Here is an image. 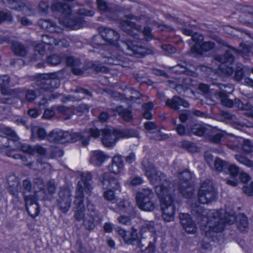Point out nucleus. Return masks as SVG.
Instances as JSON below:
<instances>
[{
    "mask_svg": "<svg viewBox=\"0 0 253 253\" xmlns=\"http://www.w3.org/2000/svg\"><path fill=\"white\" fill-rule=\"evenodd\" d=\"M192 173L188 171L182 172L179 176V181L177 187L178 191L186 198L188 203L191 205L192 214L197 216L201 230L206 236L212 238L215 235L224 229L225 223L232 224L236 220L239 221L238 228L244 231L248 226L247 217L243 214H239L236 217L233 212H225L224 218L221 217L223 211L215 210L204 209L197 203L193 204V188L189 181L192 178Z\"/></svg>",
    "mask_w": 253,
    "mask_h": 253,
    "instance_id": "nucleus-1",
    "label": "nucleus"
},
{
    "mask_svg": "<svg viewBox=\"0 0 253 253\" xmlns=\"http://www.w3.org/2000/svg\"><path fill=\"white\" fill-rule=\"evenodd\" d=\"M142 165L146 176L155 185V191L161 202L164 220L167 222L172 221L175 209L172 204L171 184L165 180L164 174L156 170L152 163L145 160L142 162Z\"/></svg>",
    "mask_w": 253,
    "mask_h": 253,
    "instance_id": "nucleus-2",
    "label": "nucleus"
},
{
    "mask_svg": "<svg viewBox=\"0 0 253 253\" xmlns=\"http://www.w3.org/2000/svg\"><path fill=\"white\" fill-rule=\"evenodd\" d=\"M99 31L100 34L94 36L93 39L94 44L96 45L110 44L116 46L118 49L120 46L123 48V51H121L122 53L136 57L143 56L148 53L145 48L134 44L136 42H132L130 39L126 42H121L119 43V46H118L117 42L119 35L113 29L100 27Z\"/></svg>",
    "mask_w": 253,
    "mask_h": 253,
    "instance_id": "nucleus-3",
    "label": "nucleus"
},
{
    "mask_svg": "<svg viewBox=\"0 0 253 253\" xmlns=\"http://www.w3.org/2000/svg\"><path fill=\"white\" fill-rule=\"evenodd\" d=\"M39 24L41 27L50 32L49 35H44L42 37V43L38 44L35 47V51L38 54L32 57L31 60H37L41 58V56L45 53V48L47 46L54 45L58 47H66L69 46V42L63 39L57 41L56 38L51 35L53 33H60L62 29L48 20L41 19L39 21Z\"/></svg>",
    "mask_w": 253,
    "mask_h": 253,
    "instance_id": "nucleus-4",
    "label": "nucleus"
},
{
    "mask_svg": "<svg viewBox=\"0 0 253 253\" xmlns=\"http://www.w3.org/2000/svg\"><path fill=\"white\" fill-rule=\"evenodd\" d=\"M0 136H2L0 142V147L9 148L12 152L14 150H20L29 154L38 153L43 155L45 150L42 147L37 145L32 146L28 144L21 143L15 132L8 127L0 126Z\"/></svg>",
    "mask_w": 253,
    "mask_h": 253,
    "instance_id": "nucleus-5",
    "label": "nucleus"
},
{
    "mask_svg": "<svg viewBox=\"0 0 253 253\" xmlns=\"http://www.w3.org/2000/svg\"><path fill=\"white\" fill-rule=\"evenodd\" d=\"M84 132H89L88 142L90 136L97 138L99 135H102V142L103 145L107 147L114 146L117 141L120 138H128L135 137L137 135V132L133 130H115L110 127H107L101 131L96 128H92Z\"/></svg>",
    "mask_w": 253,
    "mask_h": 253,
    "instance_id": "nucleus-6",
    "label": "nucleus"
},
{
    "mask_svg": "<svg viewBox=\"0 0 253 253\" xmlns=\"http://www.w3.org/2000/svg\"><path fill=\"white\" fill-rule=\"evenodd\" d=\"M82 179L79 181L77 185V191L76 194L75 204L76 206L75 216L77 220L83 219L84 210L83 202V193L85 191L86 193L90 194L92 189V186L89 181L92 178L91 173L89 172H83L81 175Z\"/></svg>",
    "mask_w": 253,
    "mask_h": 253,
    "instance_id": "nucleus-7",
    "label": "nucleus"
},
{
    "mask_svg": "<svg viewBox=\"0 0 253 253\" xmlns=\"http://www.w3.org/2000/svg\"><path fill=\"white\" fill-rule=\"evenodd\" d=\"M89 132H75L70 134L67 131L54 129L47 136L48 140L51 142L64 143L69 141L76 142L80 140L82 145L86 146L88 144Z\"/></svg>",
    "mask_w": 253,
    "mask_h": 253,
    "instance_id": "nucleus-8",
    "label": "nucleus"
},
{
    "mask_svg": "<svg viewBox=\"0 0 253 253\" xmlns=\"http://www.w3.org/2000/svg\"><path fill=\"white\" fill-rule=\"evenodd\" d=\"M52 8L53 10L59 11L62 13L63 17L60 19L59 21L65 27L69 28L72 30H77L82 27V20L81 19L79 21L70 19V14L71 13V9L68 4L58 2L54 3Z\"/></svg>",
    "mask_w": 253,
    "mask_h": 253,
    "instance_id": "nucleus-9",
    "label": "nucleus"
},
{
    "mask_svg": "<svg viewBox=\"0 0 253 253\" xmlns=\"http://www.w3.org/2000/svg\"><path fill=\"white\" fill-rule=\"evenodd\" d=\"M26 209L28 213L32 217L37 216L39 213V207L37 203L36 193L33 192L31 184L28 180H24L23 182Z\"/></svg>",
    "mask_w": 253,
    "mask_h": 253,
    "instance_id": "nucleus-10",
    "label": "nucleus"
},
{
    "mask_svg": "<svg viewBox=\"0 0 253 253\" xmlns=\"http://www.w3.org/2000/svg\"><path fill=\"white\" fill-rule=\"evenodd\" d=\"M237 50L232 48L227 51L224 54L223 57L217 55L215 57V63L217 65V68L214 67V70L218 74L231 75L233 73V70L229 65L233 62L234 57L232 55L233 52L237 53Z\"/></svg>",
    "mask_w": 253,
    "mask_h": 253,
    "instance_id": "nucleus-11",
    "label": "nucleus"
},
{
    "mask_svg": "<svg viewBox=\"0 0 253 253\" xmlns=\"http://www.w3.org/2000/svg\"><path fill=\"white\" fill-rule=\"evenodd\" d=\"M183 33L187 36L192 35V39L194 45L191 47V51L197 54H202L203 51L211 50L214 47V43L211 42H203V36L200 34H194V32L188 29L183 30Z\"/></svg>",
    "mask_w": 253,
    "mask_h": 253,
    "instance_id": "nucleus-12",
    "label": "nucleus"
},
{
    "mask_svg": "<svg viewBox=\"0 0 253 253\" xmlns=\"http://www.w3.org/2000/svg\"><path fill=\"white\" fill-rule=\"evenodd\" d=\"M103 188L106 189L104 191L103 196L105 200L114 203L117 201V197L115 191L119 190L120 184L116 179L109 177L108 174L104 176L102 180Z\"/></svg>",
    "mask_w": 253,
    "mask_h": 253,
    "instance_id": "nucleus-13",
    "label": "nucleus"
},
{
    "mask_svg": "<svg viewBox=\"0 0 253 253\" xmlns=\"http://www.w3.org/2000/svg\"><path fill=\"white\" fill-rule=\"evenodd\" d=\"M154 194L149 188L143 189L138 192L136 196V201L139 208L145 211H151L154 210L155 206L152 199Z\"/></svg>",
    "mask_w": 253,
    "mask_h": 253,
    "instance_id": "nucleus-14",
    "label": "nucleus"
},
{
    "mask_svg": "<svg viewBox=\"0 0 253 253\" xmlns=\"http://www.w3.org/2000/svg\"><path fill=\"white\" fill-rule=\"evenodd\" d=\"M217 192L213 188L212 182L209 180L203 182L198 192L199 202L208 204L216 198Z\"/></svg>",
    "mask_w": 253,
    "mask_h": 253,
    "instance_id": "nucleus-15",
    "label": "nucleus"
},
{
    "mask_svg": "<svg viewBox=\"0 0 253 253\" xmlns=\"http://www.w3.org/2000/svg\"><path fill=\"white\" fill-rule=\"evenodd\" d=\"M40 88L46 90H51L57 88L59 85V81L54 78L53 75H45L43 76L42 80L39 83Z\"/></svg>",
    "mask_w": 253,
    "mask_h": 253,
    "instance_id": "nucleus-16",
    "label": "nucleus"
},
{
    "mask_svg": "<svg viewBox=\"0 0 253 253\" xmlns=\"http://www.w3.org/2000/svg\"><path fill=\"white\" fill-rule=\"evenodd\" d=\"M59 195L60 197V199L58 200L59 206L62 211L65 212L68 210L71 205V192L68 189H65L61 190Z\"/></svg>",
    "mask_w": 253,
    "mask_h": 253,
    "instance_id": "nucleus-17",
    "label": "nucleus"
},
{
    "mask_svg": "<svg viewBox=\"0 0 253 253\" xmlns=\"http://www.w3.org/2000/svg\"><path fill=\"white\" fill-rule=\"evenodd\" d=\"M179 217L181 224L187 233L193 234L196 232L197 227L189 214L180 213Z\"/></svg>",
    "mask_w": 253,
    "mask_h": 253,
    "instance_id": "nucleus-18",
    "label": "nucleus"
},
{
    "mask_svg": "<svg viewBox=\"0 0 253 253\" xmlns=\"http://www.w3.org/2000/svg\"><path fill=\"white\" fill-rule=\"evenodd\" d=\"M9 6L11 9L22 11L26 15L31 16L33 12L31 9L26 5L25 1L21 0H7Z\"/></svg>",
    "mask_w": 253,
    "mask_h": 253,
    "instance_id": "nucleus-19",
    "label": "nucleus"
},
{
    "mask_svg": "<svg viewBox=\"0 0 253 253\" xmlns=\"http://www.w3.org/2000/svg\"><path fill=\"white\" fill-rule=\"evenodd\" d=\"M108 159V157L103 151L96 150L91 153L90 162L94 166L99 167Z\"/></svg>",
    "mask_w": 253,
    "mask_h": 253,
    "instance_id": "nucleus-20",
    "label": "nucleus"
},
{
    "mask_svg": "<svg viewBox=\"0 0 253 253\" xmlns=\"http://www.w3.org/2000/svg\"><path fill=\"white\" fill-rule=\"evenodd\" d=\"M115 211L118 213H126L132 216L134 215V209L128 201H120L117 204Z\"/></svg>",
    "mask_w": 253,
    "mask_h": 253,
    "instance_id": "nucleus-21",
    "label": "nucleus"
},
{
    "mask_svg": "<svg viewBox=\"0 0 253 253\" xmlns=\"http://www.w3.org/2000/svg\"><path fill=\"white\" fill-rule=\"evenodd\" d=\"M109 170L115 174H119L124 170V162L120 156H115L113 158Z\"/></svg>",
    "mask_w": 253,
    "mask_h": 253,
    "instance_id": "nucleus-22",
    "label": "nucleus"
},
{
    "mask_svg": "<svg viewBox=\"0 0 253 253\" xmlns=\"http://www.w3.org/2000/svg\"><path fill=\"white\" fill-rule=\"evenodd\" d=\"M17 92H14L13 96H15L20 99L21 102L23 101V98L25 97L26 100L31 102L36 98V94L33 90H25L24 89H16Z\"/></svg>",
    "mask_w": 253,
    "mask_h": 253,
    "instance_id": "nucleus-23",
    "label": "nucleus"
},
{
    "mask_svg": "<svg viewBox=\"0 0 253 253\" xmlns=\"http://www.w3.org/2000/svg\"><path fill=\"white\" fill-rule=\"evenodd\" d=\"M167 105L173 109L177 110L179 107L182 106L187 108L189 106V103L182 98L174 96L171 99H169L167 101Z\"/></svg>",
    "mask_w": 253,
    "mask_h": 253,
    "instance_id": "nucleus-24",
    "label": "nucleus"
},
{
    "mask_svg": "<svg viewBox=\"0 0 253 253\" xmlns=\"http://www.w3.org/2000/svg\"><path fill=\"white\" fill-rule=\"evenodd\" d=\"M10 82V79L8 76H0V88H1V93L4 95H10L13 96L14 92H17L16 89H8L6 86L8 85Z\"/></svg>",
    "mask_w": 253,
    "mask_h": 253,
    "instance_id": "nucleus-25",
    "label": "nucleus"
},
{
    "mask_svg": "<svg viewBox=\"0 0 253 253\" xmlns=\"http://www.w3.org/2000/svg\"><path fill=\"white\" fill-rule=\"evenodd\" d=\"M66 61L68 65L72 67V71L75 75H81L84 73L85 70L82 69L81 64L77 60H75L72 57H67Z\"/></svg>",
    "mask_w": 253,
    "mask_h": 253,
    "instance_id": "nucleus-26",
    "label": "nucleus"
},
{
    "mask_svg": "<svg viewBox=\"0 0 253 253\" xmlns=\"http://www.w3.org/2000/svg\"><path fill=\"white\" fill-rule=\"evenodd\" d=\"M228 168L231 178L227 180V183L231 186H235L238 182L236 177L239 173V169L237 166L234 165L228 166Z\"/></svg>",
    "mask_w": 253,
    "mask_h": 253,
    "instance_id": "nucleus-27",
    "label": "nucleus"
},
{
    "mask_svg": "<svg viewBox=\"0 0 253 253\" xmlns=\"http://www.w3.org/2000/svg\"><path fill=\"white\" fill-rule=\"evenodd\" d=\"M121 27L122 29L126 32L128 35L133 37L135 39L137 38L138 34L134 32L135 30V24L131 21L126 20L123 21L121 24Z\"/></svg>",
    "mask_w": 253,
    "mask_h": 253,
    "instance_id": "nucleus-28",
    "label": "nucleus"
},
{
    "mask_svg": "<svg viewBox=\"0 0 253 253\" xmlns=\"http://www.w3.org/2000/svg\"><path fill=\"white\" fill-rule=\"evenodd\" d=\"M8 183L9 185V191L12 194H15L17 191L18 179L14 175H10L8 177Z\"/></svg>",
    "mask_w": 253,
    "mask_h": 253,
    "instance_id": "nucleus-29",
    "label": "nucleus"
},
{
    "mask_svg": "<svg viewBox=\"0 0 253 253\" xmlns=\"http://www.w3.org/2000/svg\"><path fill=\"white\" fill-rule=\"evenodd\" d=\"M116 112L126 121H129L132 118L131 112L127 109H124L122 106L117 107Z\"/></svg>",
    "mask_w": 253,
    "mask_h": 253,
    "instance_id": "nucleus-30",
    "label": "nucleus"
},
{
    "mask_svg": "<svg viewBox=\"0 0 253 253\" xmlns=\"http://www.w3.org/2000/svg\"><path fill=\"white\" fill-rule=\"evenodd\" d=\"M217 95L220 98V101L223 105L228 107H232L234 106L233 101L228 98L226 92L221 91L217 94Z\"/></svg>",
    "mask_w": 253,
    "mask_h": 253,
    "instance_id": "nucleus-31",
    "label": "nucleus"
},
{
    "mask_svg": "<svg viewBox=\"0 0 253 253\" xmlns=\"http://www.w3.org/2000/svg\"><path fill=\"white\" fill-rule=\"evenodd\" d=\"M125 58H121L120 56H116L115 55H112L108 57L107 60H105V62L108 64L112 65H121L123 67H127L124 63Z\"/></svg>",
    "mask_w": 253,
    "mask_h": 253,
    "instance_id": "nucleus-32",
    "label": "nucleus"
},
{
    "mask_svg": "<svg viewBox=\"0 0 253 253\" xmlns=\"http://www.w3.org/2000/svg\"><path fill=\"white\" fill-rule=\"evenodd\" d=\"M12 49L15 54L21 56H24L26 54L25 47L19 42L14 43L12 45Z\"/></svg>",
    "mask_w": 253,
    "mask_h": 253,
    "instance_id": "nucleus-33",
    "label": "nucleus"
},
{
    "mask_svg": "<svg viewBox=\"0 0 253 253\" xmlns=\"http://www.w3.org/2000/svg\"><path fill=\"white\" fill-rule=\"evenodd\" d=\"M131 95L130 96V100L127 104L133 107H135L134 103H140V98L139 97V93L134 89L129 90Z\"/></svg>",
    "mask_w": 253,
    "mask_h": 253,
    "instance_id": "nucleus-34",
    "label": "nucleus"
},
{
    "mask_svg": "<svg viewBox=\"0 0 253 253\" xmlns=\"http://www.w3.org/2000/svg\"><path fill=\"white\" fill-rule=\"evenodd\" d=\"M154 105L151 102L143 104L142 108L143 110V117L145 119H151L152 118L151 111Z\"/></svg>",
    "mask_w": 253,
    "mask_h": 253,
    "instance_id": "nucleus-35",
    "label": "nucleus"
},
{
    "mask_svg": "<svg viewBox=\"0 0 253 253\" xmlns=\"http://www.w3.org/2000/svg\"><path fill=\"white\" fill-rule=\"evenodd\" d=\"M154 231V222L153 221H147L142 225L141 228L140 233L142 236L144 232L148 231L150 233V235H151V233H153Z\"/></svg>",
    "mask_w": 253,
    "mask_h": 253,
    "instance_id": "nucleus-36",
    "label": "nucleus"
},
{
    "mask_svg": "<svg viewBox=\"0 0 253 253\" xmlns=\"http://www.w3.org/2000/svg\"><path fill=\"white\" fill-rule=\"evenodd\" d=\"M56 111L64 115L66 119H68L71 117L72 109L65 106H61L56 108Z\"/></svg>",
    "mask_w": 253,
    "mask_h": 253,
    "instance_id": "nucleus-37",
    "label": "nucleus"
},
{
    "mask_svg": "<svg viewBox=\"0 0 253 253\" xmlns=\"http://www.w3.org/2000/svg\"><path fill=\"white\" fill-rule=\"evenodd\" d=\"M191 132L198 135L202 136L205 132L204 126L200 124L194 125L191 129Z\"/></svg>",
    "mask_w": 253,
    "mask_h": 253,
    "instance_id": "nucleus-38",
    "label": "nucleus"
},
{
    "mask_svg": "<svg viewBox=\"0 0 253 253\" xmlns=\"http://www.w3.org/2000/svg\"><path fill=\"white\" fill-rule=\"evenodd\" d=\"M62 59L61 57L57 55H53L50 56H48L47 59V62L48 64L51 65H56L59 64L61 61Z\"/></svg>",
    "mask_w": 253,
    "mask_h": 253,
    "instance_id": "nucleus-39",
    "label": "nucleus"
},
{
    "mask_svg": "<svg viewBox=\"0 0 253 253\" xmlns=\"http://www.w3.org/2000/svg\"><path fill=\"white\" fill-rule=\"evenodd\" d=\"M235 158L237 161L245 166L249 167L253 166V162L244 156L237 155L235 156Z\"/></svg>",
    "mask_w": 253,
    "mask_h": 253,
    "instance_id": "nucleus-40",
    "label": "nucleus"
},
{
    "mask_svg": "<svg viewBox=\"0 0 253 253\" xmlns=\"http://www.w3.org/2000/svg\"><path fill=\"white\" fill-rule=\"evenodd\" d=\"M188 65L186 63L182 64H178L173 67V71L179 74L185 73L187 72Z\"/></svg>",
    "mask_w": 253,
    "mask_h": 253,
    "instance_id": "nucleus-41",
    "label": "nucleus"
},
{
    "mask_svg": "<svg viewBox=\"0 0 253 253\" xmlns=\"http://www.w3.org/2000/svg\"><path fill=\"white\" fill-rule=\"evenodd\" d=\"M29 166L31 167L32 169L38 170H42L43 169L47 168L49 166V164L47 163H41L40 162L35 163H32L29 164Z\"/></svg>",
    "mask_w": 253,
    "mask_h": 253,
    "instance_id": "nucleus-42",
    "label": "nucleus"
},
{
    "mask_svg": "<svg viewBox=\"0 0 253 253\" xmlns=\"http://www.w3.org/2000/svg\"><path fill=\"white\" fill-rule=\"evenodd\" d=\"M144 180L143 179L139 176H134L130 177L129 180L127 182V184H130L132 186H136L143 183Z\"/></svg>",
    "mask_w": 253,
    "mask_h": 253,
    "instance_id": "nucleus-43",
    "label": "nucleus"
},
{
    "mask_svg": "<svg viewBox=\"0 0 253 253\" xmlns=\"http://www.w3.org/2000/svg\"><path fill=\"white\" fill-rule=\"evenodd\" d=\"M127 235L130 236V237H127L129 239V241L126 243L127 244H131L133 241L138 239V235L137 232V230L133 228H132L130 232H127Z\"/></svg>",
    "mask_w": 253,
    "mask_h": 253,
    "instance_id": "nucleus-44",
    "label": "nucleus"
},
{
    "mask_svg": "<svg viewBox=\"0 0 253 253\" xmlns=\"http://www.w3.org/2000/svg\"><path fill=\"white\" fill-rule=\"evenodd\" d=\"M214 167L216 170L221 171L227 167V165L225 162L219 159H216L214 162Z\"/></svg>",
    "mask_w": 253,
    "mask_h": 253,
    "instance_id": "nucleus-45",
    "label": "nucleus"
},
{
    "mask_svg": "<svg viewBox=\"0 0 253 253\" xmlns=\"http://www.w3.org/2000/svg\"><path fill=\"white\" fill-rule=\"evenodd\" d=\"M242 148L244 151L247 153H251L253 151V146L249 140H244Z\"/></svg>",
    "mask_w": 253,
    "mask_h": 253,
    "instance_id": "nucleus-46",
    "label": "nucleus"
},
{
    "mask_svg": "<svg viewBox=\"0 0 253 253\" xmlns=\"http://www.w3.org/2000/svg\"><path fill=\"white\" fill-rule=\"evenodd\" d=\"M55 114V108L52 107L50 109H47L44 111L43 117L45 119H49L51 118Z\"/></svg>",
    "mask_w": 253,
    "mask_h": 253,
    "instance_id": "nucleus-47",
    "label": "nucleus"
},
{
    "mask_svg": "<svg viewBox=\"0 0 253 253\" xmlns=\"http://www.w3.org/2000/svg\"><path fill=\"white\" fill-rule=\"evenodd\" d=\"M118 234L124 239V241L126 243L129 241V239L127 238V232L126 231L122 228H118L116 229Z\"/></svg>",
    "mask_w": 253,
    "mask_h": 253,
    "instance_id": "nucleus-48",
    "label": "nucleus"
},
{
    "mask_svg": "<svg viewBox=\"0 0 253 253\" xmlns=\"http://www.w3.org/2000/svg\"><path fill=\"white\" fill-rule=\"evenodd\" d=\"M11 16L7 13L0 10V23L5 21V20H11Z\"/></svg>",
    "mask_w": 253,
    "mask_h": 253,
    "instance_id": "nucleus-49",
    "label": "nucleus"
},
{
    "mask_svg": "<svg viewBox=\"0 0 253 253\" xmlns=\"http://www.w3.org/2000/svg\"><path fill=\"white\" fill-rule=\"evenodd\" d=\"M118 220L120 223L127 225L130 222V217L125 215H121L118 217Z\"/></svg>",
    "mask_w": 253,
    "mask_h": 253,
    "instance_id": "nucleus-50",
    "label": "nucleus"
},
{
    "mask_svg": "<svg viewBox=\"0 0 253 253\" xmlns=\"http://www.w3.org/2000/svg\"><path fill=\"white\" fill-rule=\"evenodd\" d=\"M143 34L146 40L149 41L152 39L151 29L148 27H145L143 30Z\"/></svg>",
    "mask_w": 253,
    "mask_h": 253,
    "instance_id": "nucleus-51",
    "label": "nucleus"
},
{
    "mask_svg": "<svg viewBox=\"0 0 253 253\" xmlns=\"http://www.w3.org/2000/svg\"><path fill=\"white\" fill-rule=\"evenodd\" d=\"M40 12L42 14L44 15L46 13L48 8V4L45 2H41L39 5Z\"/></svg>",
    "mask_w": 253,
    "mask_h": 253,
    "instance_id": "nucleus-52",
    "label": "nucleus"
},
{
    "mask_svg": "<svg viewBox=\"0 0 253 253\" xmlns=\"http://www.w3.org/2000/svg\"><path fill=\"white\" fill-rule=\"evenodd\" d=\"M176 130L177 132V133L180 135H183L185 134L186 133H188L189 131L187 130L186 131L184 126L180 124L178 125L176 128Z\"/></svg>",
    "mask_w": 253,
    "mask_h": 253,
    "instance_id": "nucleus-53",
    "label": "nucleus"
},
{
    "mask_svg": "<svg viewBox=\"0 0 253 253\" xmlns=\"http://www.w3.org/2000/svg\"><path fill=\"white\" fill-rule=\"evenodd\" d=\"M37 131L38 136L40 139H43L47 136L46 132L43 128H38Z\"/></svg>",
    "mask_w": 253,
    "mask_h": 253,
    "instance_id": "nucleus-54",
    "label": "nucleus"
},
{
    "mask_svg": "<svg viewBox=\"0 0 253 253\" xmlns=\"http://www.w3.org/2000/svg\"><path fill=\"white\" fill-rule=\"evenodd\" d=\"M98 7L99 10L105 11L107 9L106 3L102 0H97Z\"/></svg>",
    "mask_w": 253,
    "mask_h": 253,
    "instance_id": "nucleus-55",
    "label": "nucleus"
},
{
    "mask_svg": "<svg viewBox=\"0 0 253 253\" xmlns=\"http://www.w3.org/2000/svg\"><path fill=\"white\" fill-rule=\"evenodd\" d=\"M47 189L48 191L51 193H54L55 190V185L54 180H51L47 183Z\"/></svg>",
    "mask_w": 253,
    "mask_h": 253,
    "instance_id": "nucleus-56",
    "label": "nucleus"
},
{
    "mask_svg": "<svg viewBox=\"0 0 253 253\" xmlns=\"http://www.w3.org/2000/svg\"><path fill=\"white\" fill-rule=\"evenodd\" d=\"M94 219L91 218V220H87V219L85 218L84 220V226L88 228V229L90 230L94 228V224L93 223Z\"/></svg>",
    "mask_w": 253,
    "mask_h": 253,
    "instance_id": "nucleus-57",
    "label": "nucleus"
},
{
    "mask_svg": "<svg viewBox=\"0 0 253 253\" xmlns=\"http://www.w3.org/2000/svg\"><path fill=\"white\" fill-rule=\"evenodd\" d=\"M145 129L148 131H151L156 128L155 124L151 122H147L144 124Z\"/></svg>",
    "mask_w": 253,
    "mask_h": 253,
    "instance_id": "nucleus-58",
    "label": "nucleus"
},
{
    "mask_svg": "<svg viewBox=\"0 0 253 253\" xmlns=\"http://www.w3.org/2000/svg\"><path fill=\"white\" fill-rule=\"evenodd\" d=\"M243 76V71L242 68H238L235 75V79L237 81H240L242 80Z\"/></svg>",
    "mask_w": 253,
    "mask_h": 253,
    "instance_id": "nucleus-59",
    "label": "nucleus"
},
{
    "mask_svg": "<svg viewBox=\"0 0 253 253\" xmlns=\"http://www.w3.org/2000/svg\"><path fill=\"white\" fill-rule=\"evenodd\" d=\"M240 178L241 181L244 183L247 182L250 180L249 175L244 172H241L240 173Z\"/></svg>",
    "mask_w": 253,
    "mask_h": 253,
    "instance_id": "nucleus-60",
    "label": "nucleus"
},
{
    "mask_svg": "<svg viewBox=\"0 0 253 253\" xmlns=\"http://www.w3.org/2000/svg\"><path fill=\"white\" fill-rule=\"evenodd\" d=\"M79 14L80 15L92 16L94 15V12L91 10H86L84 8L80 9Z\"/></svg>",
    "mask_w": 253,
    "mask_h": 253,
    "instance_id": "nucleus-61",
    "label": "nucleus"
},
{
    "mask_svg": "<svg viewBox=\"0 0 253 253\" xmlns=\"http://www.w3.org/2000/svg\"><path fill=\"white\" fill-rule=\"evenodd\" d=\"M243 110H251L250 112L248 113V115L253 118V107L250 103L244 104Z\"/></svg>",
    "mask_w": 253,
    "mask_h": 253,
    "instance_id": "nucleus-62",
    "label": "nucleus"
},
{
    "mask_svg": "<svg viewBox=\"0 0 253 253\" xmlns=\"http://www.w3.org/2000/svg\"><path fill=\"white\" fill-rule=\"evenodd\" d=\"M241 46L243 47L241 51V53L243 54L244 52L252 53L253 54V47H249L245 44H241Z\"/></svg>",
    "mask_w": 253,
    "mask_h": 253,
    "instance_id": "nucleus-63",
    "label": "nucleus"
},
{
    "mask_svg": "<svg viewBox=\"0 0 253 253\" xmlns=\"http://www.w3.org/2000/svg\"><path fill=\"white\" fill-rule=\"evenodd\" d=\"M135 160V155L133 153L129 154L126 158V161L127 163L131 164L133 163Z\"/></svg>",
    "mask_w": 253,
    "mask_h": 253,
    "instance_id": "nucleus-64",
    "label": "nucleus"
}]
</instances>
